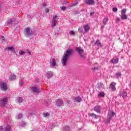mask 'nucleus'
<instances>
[{"instance_id":"nucleus-49","label":"nucleus","mask_w":131,"mask_h":131,"mask_svg":"<svg viewBox=\"0 0 131 131\" xmlns=\"http://www.w3.org/2000/svg\"><path fill=\"white\" fill-rule=\"evenodd\" d=\"M117 21H120V18H119V17H117Z\"/></svg>"},{"instance_id":"nucleus-57","label":"nucleus","mask_w":131,"mask_h":131,"mask_svg":"<svg viewBox=\"0 0 131 131\" xmlns=\"http://www.w3.org/2000/svg\"><path fill=\"white\" fill-rule=\"evenodd\" d=\"M24 124H25H25L23 123V125H24Z\"/></svg>"},{"instance_id":"nucleus-13","label":"nucleus","mask_w":131,"mask_h":131,"mask_svg":"<svg viewBox=\"0 0 131 131\" xmlns=\"http://www.w3.org/2000/svg\"><path fill=\"white\" fill-rule=\"evenodd\" d=\"M1 90H3V91H7V90H8V87L6 83H2L1 85Z\"/></svg>"},{"instance_id":"nucleus-16","label":"nucleus","mask_w":131,"mask_h":131,"mask_svg":"<svg viewBox=\"0 0 131 131\" xmlns=\"http://www.w3.org/2000/svg\"><path fill=\"white\" fill-rule=\"evenodd\" d=\"M95 46H97V47H100V48H102L103 47V45H102V43L100 42V40L99 39H97L96 41V42L94 43Z\"/></svg>"},{"instance_id":"nucleus-51","label":"nucleus","mask_w":131,"mask_h":131,"mask_svg":"<svg viewBox=\"0 0 131 131\" xmlns=\"http://www.w3.org/2000/svg\"><path fill=\"white\" fill-rule=\"evenodd\" d=\"M46 6H47V4L43 3V7H46Z\"/></svg>"},{"instance_id":"nucleus-12","label":"nucleus","mask_w":131,"mask_h":131,"mask_svg":"<svg viewBox=\"0 0 131 131\" xmlns=\"http://www.w3.org/2000/svg\"><path fill=\"white\" fill-rule=\"evenodd\" d=\"M63 105V100L58 99L56 100V106L57 107H61Z\"/></svg>"},{"instance_id":"nucleus-34","label":"nucleus","mask_w":131,"mask_h":131,"mask_svg":"<svg viewBox=\"0 0 131 131\" xmlns=\"http://www.w3.org/2000/svg\"><path fill=\"white\" fill-rule=\"evenodd\" d=\"M125 13H126V9H123L122 10L121 14H125Z\"/></svg>"},{"instance_id":"nucleus-4","label":"nucleus","mask_w":131,"mask_h":131,"mask_svg":"<svg viewBox=\"0 0 131 131\" xmlns=\"http://www.w3.org/2000/svg\"><path fill=\"white\" fill-rule=\"evenodd\" d=\"M25 35L26 36H31L32 35V31L30 30V28L27 27L25 29Z\"/></svg>"},{"instance_id":"nucleus-36","label":"nucleus","mask_w":131,"mask_h":131,"mask_svg":"<svg viewBox=\"0 0 131 131\" xmlns=\"http://www.w3.org/2000/svg\"><path fill=\"white\" fill-rule=\"evenodd\" d=\"M55 125L52 124L49 125V128H54L55 127Z\"/></svg>"},{"instance_id":"nucleus-25","label":"nucleus","mask_w":131,"mask_h":131,"mask_svg":"<svg viewBox=\"0 0 131 131\" xmlns=\"http://www.w3.org/2000/svg\"><path fill=\"white\" fill-rule=\"evenodd\" d=\"M23 117V115L22 114H18L15 116V118L16 119H21Z\"/></svg>"},{"instance_id":"nucleus-7","label":"nucleus","mask_w":131,"mask_h":131,"mask_svg":"<svg viewBox=\"0 0 131 131\" xmlns=\"http://www.w3.org/2000/svg\"><path fill=\"white\" fill-rule=\"evenodd\" d=\"M84 2L86 5H89V6H94L95 5V1L94 0H84Z\"/></svg>"},{"instance_id":"nucleus-14","label":"nucleus","mask_w":131,"mask_h":131,"mask_svg":"<svg viewBox=\"0 0 131 131\" xmlns=\"http://www.w3.org/2000/svg\"><path fill=\"white\" fill-rule=\"evenodd\" d=\"M89 116H91L92 118H95V119H98L99 117H100L99 116H98L97 115H96L95 114L92 113V114H89Z\"/></svg>"},{"instance_id":"nucleus-35","label":"nucleus","mask_w":131,"mask_h":131,"mask_svg":"<svg viewBox=\"0 0 131 131\" xmlns=\"http://www.w3.org/2000/svg\"><path fill=\"white\" fill-rule=\"evenodd\" d=\"M43 116L44 117H47V116H50V114L43 113Z\"/></svg>"},{"instance_id":"nucleus-47","label":"nucleus","mask_w":131,"mask_h":131,"mask_svg":"<svg viewBox=\"0 0 131 131\" xmlns=\"http://www.w3.org/2000/svg\"><path fill=\"white\" fill-rule=\"evenodd\" d=\"M77 4H78V1H76L74 4V6H76V5H77Z\"/></svg>"},{"instance_id":"nucleus-44","label":"nucleus","mask_w":131,"mask_h":131,"mask_svg":"<svg viewBox=\"0 0 131 131\" xmlns=\"http://www.w3.org/2000/svg\"><path fill=\"white\" fill-rule=\"evenodd\" d=\"M4 130V127L3 126H0V131Z\"/></svg>"},{"instance_id":"nucleus-43","label":"nucleus","mask_w":131,"mask_h":131,"mask_svg":"<svg viewBox=\"0 0 131 131\" xmlns=\"http://www.w3.org/2000/svg\"><path fill=\"white\" fill-rule=\"evenodd\" d=\"M20 85L22 86V85H24V82L21 81L20 83Z\"/></svg>"},{"instance_id":"nucleus-28","label":"nucleus","mask_w":131,"mask_h":131,"mask_svg":"<svg viewBox=\"0 0 131 131\" xmlns=\"http://www.w3.org/2000/svg\"><path fill=\"white\" fill-rule=\"evenodd\" d=\"M101 88H104V84L102 83H98V88L99 90H101Z\"/></svg>"},{"instance_id":"nucleus-24","label":"nucleus","mask_w":131,"mask_h":131,"mask_svg":"<svg viewBox=\"0 0 131 131\" xmlns=\"http://www.w3.org/2000/svg\"><path fill=\"white\" fill-rule=\"evenodd\" d=\"M105 93L102 92H100L98 94V97H99L100 98H104L105 97Z\"/></svg>"},{"instance_id":"nucleus-40","label":"nucleus","mask_w":131,"mask_h":131,"mask_svg":"<svg viewBox=\"0 0 131 131\" xmlns=\"http://www.w3.org/2000/svg\"><path fill=\"white\" fill-rule=\"evenodd\" d=\"M78 31L80 33H82V28H78Z\"/></svg>"},{"instance_id":"nucleus-10","label":"nucleus","mask_w":131,"mask_h":131,"mask_svg":"<svg viewBox=\"0 0 131 131\" xmlns=\"http://www.w3.org/2000/svg\"><path fill=\"white\" fill-rule=\"evenodd\" d=\"M46 77L48 79H50V78H52L53 76H54V74H53V72L52 71H48L46 74Z\"/></svg>"},{"instance_id":"nucleus-38","label":"nucleus","mask_w":131,"mask_h":131,"mask_svg":"<svg viewBox=\"0 0 131 131\" xmlns=\"http://www.w3.org/2000/svg\"><path fill=\"white\" fill-rule=\"evenodd\" d=\"M70 35H74L75 34V32L73 31H70Z\"/></svg>"},{"instance_id":"nucleus-26","label":"nucleus","mask_w":131,"mask_h":131,"mask_svg":"<svg viewBox=\"0 0 131 131\" xmlns=\"http://www.w3.org/2000/svg\"><path fill=\"white\" fill-rule=\"evenodd\" d=\"M17 78L16 75L11 74L9 77V79H11L12 80H15Z\"/></svg>"},{"instance_id":"nucleus-50","label":"nucleus","mask_w":131,"mask_h":131,"mask_svg":"<svg viewBox=\"0 0 131 131\" xmlns=\"http://www.w3.org/2000/svg\"><path fill=\"white\" fill-rule=\"evenodd\" d=\"M28 55H31V52L29 51H28Z\"/></svg>"},{"instance_id":"nucleus-19","label":"nucleus","mask_w":131,"mask_h":131,"mask_svg":"<svg viewBox=\"0 0 131 131\" xmlns=\"http://www.w3.org/2000/svg\"><path fill=\"white\" fill-rule=\"evenodd\" d=\"M50 64L53 67H55L56 66V59L55 58H52V60L50 61Z\"/></svg>"},{"instance_id":"nucleus-41","label":"nucleus","mask_w":131,"mask_h":131,"mask_svg":"<svg viewBox=\"0 0 131 131\" xmlns=\"http://www.w3.org/2000/svg\"><path fill=\"white\" fill-rule=\"evenodd\" d=\"M75 15H76V14H80V12L77 11V10H76L74 12Z\"/></svg>"},{"instance_id":"nucleus-32","label":"nucleus","mask_w":131,"mask_h":131,"mask_svg":"<svg viewBox=\"0 0 131 131\" xmlns=\"http://www.w3.org/2000/svg\"><path fill=\"white\" fill-rule=\"evenodd\" d=\"M35 115V113L32 112L29 113V117H33V116Z\"/></svg>"},{"instance_id":"nucleus-21","label":"nucleus","mask_w":131,"mask_h":131,"mask_svg":"<svg viewBox=\"0 0 131 131\" xmlns=\"http://www.w3.org/2000/svg\"><path fill=\"white\" fill-rule=\"evenodd\" d=\"M6 50H8V51H10L11 52V53H13L14 54V53H15V49H14V47H8L7 48H6Z\"/></svg>"},{"instance_id":"nucleus-53","label":"nucleus","mask_w":131,"mask_h":131,"mask_svg":"<svg viewBox=\"0 0 131 131\" xmlns=\"http://www.w3.org/2000/svg\"><path fill=\"white\" fill-rule=\"evenodd\" d=\"M101 28H104V26H102Z\"/></svg>"},{"instance_id":"nucleus-39","label":"nucleus","mask_w":131,"mask_h":131,"mask_svg":"<svg viewBox=\"0 0 131 131\" xmlns=\"http://www.w3.org/2000/svg\"><path fill=\"white\" fill-rule=\"evenodd\" d=\"M113 12H117V7H114V8H113Z\"/></svg>"},{"instance_id":"nucleus-9","label":"nucleus","mask_w":131,"mask_h":131,"mask_svg":"<svg viewBox=\"0 0 131 131\" xmlns=\"http://www.w3.org/2000/svg\"><path fill=\"white\" fill-rule=\"evenodd\" d=\"M114 115H115V113L113 112H112V116L111 115H110L109 114H108L107 119L106 120L107 123H109V122H110V120L112 119V117H113Z\"/></svg>"},{"instance_id":"nucleus-45","label":"nucleus","mask_w":131,"mask_h":131,"mask_svg":"<svg viewBox=\"0 0 131 131\" xmlns=\"http://www.w3.org/2000/svg\"><path fill=\"white\" fill-rule=\"evenodd\" d=\"M94 14H95V12L94 11H92L90 13V16H93V15H94Z\"/></svg>"},{"instance_id":"nucleus-18","label":"nucleus","mask_w":131,"mask_h":131,"mask_svg":"<svg viewBox=\"0 0 131 131\" xmlns=\"http://www.w3.org/2000/svg\"><path fill=\"white\" fill-rule=\"evenodd\" d=\"M4 131H11V126L9 124H6L4 127Z\"/></svg>"},{"instance_id":"nucleus-20","label":"nucleus","mask_w":131,"mask_h":131,"mask_svg":"<svg viewBox=\"0 0 131 131\" xmlns=\"http://www.w3.org/2000/svg\"><path fill=\"white\" fill-rule=\"evenodd\" d=\"M15 101L17 103H22L23 102V98L22 97H17Z\"/></svg>"},{"instance_id":"nucleus-22","label":"nucleus","mask_w":131,"mask_h":131,"mask_svg":"<svg viewBox=\"0 0 131 131\" xmlns=\"http://www.w3.org/2000/svg\"><path fill=\"white\" fill-rule=\"evenodd\" d=\"M75 102H76L77 103H79V102H81L82 99L81 98L78 97H75L74 98Z\"/></svg>"},{"instance_id":"nucleus-8","label":"nucleus","mask_w":131,"mask_h":131,"mask_svg":"<svg viewBox=\"0 0 131 131\" xmlns=\"http://www.w3.org/2000/svg\"><path fill=\"white\" fill-rule=\"evenodd\" d=\"M94 110L95 112H97V113H101L102 107L100 105H96L94 107Z\"/></svg>"},{"instance_id":"nucleus-37","label":"nucleus","mask_w":131,"mask_h":131,"mask_svg":"<svg viewBox=\"0 0 131 131\" xmlns=\"http://www.w3.org/2000/svg\"><path fill=\"white\" fill-rule=\"evenodd\" d=\"M64 128L66 130H69V129H70V127H69V126H66Z\"/></svg>"},{"instance_id":"nucleus-29","label":"nucleus","mask_w":131,"mask_h":131,"mask_svg":"<svg viewBox=\"0 0 131 131\" xmlns=\"http://www.w3.org/2000/svg\"><path fill=\"white\" fill-rule=\"evenodd\" d=\"M108 22V18L105 17L103 19V23L104 25H106Z\"/></svg>"},{"instance_id":"nucleus-52","label":"nucleus","mask_w":131,"mask_h":131,"mask_svg":"<svg viewBox=\"0 0 131 131\" xmlns=\"http://www.w3.org/2000/svg\"><path fill=\"white\" fill-rule=\"evenodd\" d=\"M94 70H98V68H94Z\"/></svg>"},{"instance_id":"nucleus-3","label":"nucleus","mask_w":131,"mask_h":131,"mask_svg":"<svg viewBox=\"0 0 131 131\" xmlns=\"http://www.w3.org/2000/svg\"><path fill=\"white\" fill-rule=\"evenodd\" d=\"M57 23H58V16L57 14H54L52 18V27H55Z\"/></svg>"},{"instance_id":"nucleus-33","label":"nucleus","mask_w":131,"mask_h":131,"mask_svg":"<svg viewBox=\"0 0 131 131\" xmlns=\"http://www.w3.org/2000/svg\"><path fill=\"white\" fill-rule=\"evenodd\" d=\"M19 55H25V51H23L22 50L19 51Z\"/></svg>"},{"instance_id":"nucleus-15","label":"nucleus","mask_w":131,"mask_h":131,"mask_svg":"<svg viewBox=\"0 0 131 131\" xmlns=\"http://www.w3.org/2000/svg\"><path fill=\"white\" fill-rule=\"evenodd\" d=\"M15 21H16V20L14 18H11L7 21V24H14V23H15Z\"/></svg>"},{"instance_id":"nucleus-1","label":"nucleus","mask_w":131,"mask_h":131,"mask_svg":"<svg viewBox=\"0 0 131 131\" xmlns=\"http://www.w3.org/2000/svg\"><path fill=\"white\" fill-rule=\"evenodd\" d=\"M74 53V51L72 49H68L66 51V53L64 54L62 58L61 59V63L63 66L67 65V61L70 56H72Z\"/></svg>"},{"instance_id":"nucleus-54","label":"nucleus","mask_w":131,"mask_h":131,"mask_svg":"<svg viewBox=\"0 0 131 131\" xmlns=\"http://www.w3.org/2000/svg\"><path fill=\"white\" fill-rule=\"evenodd\" d=\"M65 4H67V1H66Z\"/></svg>"},{"instance_id":"nucleus-30","label":"nucleus","mask_w":131,"mask_h":131,"mask_svg":"<svg viewBox=\"0 0 131 131\" xmlns=\"http://www.w3.org/2000/svg\"><path fill=\"white\" fill-rule=\"evenodd\" d=\"M121 96L123 97V98H125V97H126V96H127V93L124 92L123 93H122L121 94Z\"/></svg>"},{"instance_id":"nucleus-5","label":"nucleus","mask_w":131,"mask_h":131,"mask_svg":"<svg viewBox=\"0 0 131 131\" xmlns=\"http://www.w3.org/2000/svg\"><path fill=\"white\" fill-rule=\"evenodd\" d=\"M32 91L34 93V95H39L40 93V89L36 86L32 87Z\"/></svg>"},{"instance_id":"nucleus-23","label":"nucleus","mask_w":131,"mask_h":131,"mask_svg":"<svg viewBox=\"0 0 131 131\" xmlns=\"http://www.w3.org/2000/svg\"><path fill=\"white\" fill-rule=\"evenodd\" d=\"M85 32H89V31L90 30V26L89 25H86L83 26Z\"/></svg>"},{"instance_id":"nucleus-48","label":"nucleus","mask_w":131,"mask_h":131,"mask_svg":"<svg viewBox=\"0 0 131 131\" xmlns=\"http://www.w3.org/2000/svg\"><path fill=\"white\" fill-rule=\"evenodd\" d=\"M1 38L3 39V40H5V37H4V36H2Z\"/></svg>"},{"instance_id":"nucleus-6","label":"nucleus","mask_w":131,"mask_h":131,"mask_svg":"<svg viewBox=\"0 0 131 131\" xmlns=\"http://www.w3.org/2000/svg\"><path fill=\"white\" fill-rule=\"evenodd\" d=\"M0 105L1 107H5L6 105H7V103H8V98H3L1 99Z\"/></svg>"},{"instance_id":"nucleus-2","label":"nucleus","mask_w":131,"mask_h":131,"mask_svg":"<svg viewBox=\"0 0 131 131\" xmlns=\"http://www.w3.org/2000/svg\"><path fill=\"white\" fill-rule=\"evenodd\" d=\"M76 52L78 53L80 58H82V59H83L84 60V59H85V56L82 55V53H83V52H84V51L83 50V49H82L81 47H77L76 48Z\"/></svg>"},{"instance_id":"nucleus-42","label":"nucleus","mask_w":131,"mask_h":131,"mask_svg":"<svg viewBox=\"0 0 131 131\" xmlns=\"http://www.w3.org/2000/svg\"><path fill=\"white\" fill-rule=\"evenodd\" d=\"M61 10H62L63 11H65V10H66V7L62 6L60 7Z\"/></svg>"},{"instance_id":"nucleus-56","label":"nucleus","mask_w":131,"mask_h":131,"mask_svg":"<svg viewBox=\"0 0 131 131\" xmlns=\"http://www.w3.org/2000/svg\"><path fill=\"white\" fill-rule=\"evenodd\" d=\"M24 124H25H25L23 123V125H24Z\"/></svg>"},{"instance_id":"nucleus-46","label":"nucleus","mask_w":131,"mask_h":131,"mask_svg":"<svg viewBox=\"0 0 131 131\" xmlns=\"http://www.w3.org/2000/svg\"><path fill=\"white\" fill-rule=\"evenodd\" d=\"M49 11L50 10L48 9V8H46L45 9V11H46V13H49Z\"/></svg>"},{"instance_id":"nucleus-17","label":"nucleus","mask_w":131,"mask_h":131,"mask_svg":"<svg viewBox=\"0 0 131 131\" xmlns=\"http://www.w3.org/2000/svg\"><path fill=\"white\" fill-rule=\"evenodd\" d=\"M118 61H119V59H118V58H117L116 59L113 58L111 60V62L113 63V64H117V63H118Z\"/></svg>"},{"instance_id":"nucleus-55","label":"nucleus","mask_w":131,"mask_h":131,"mask_svg":"<svg viewBox=\"0 0 131 131\" xmlns=\"http://www.w3.org/2000/svg\"><path fill=\"white\" fill-rule=\"evenodd\" d=\"M82 11H84V9H82Z\"/></svg>"},{"instance_id":"nucleus-11","label":"nucleus","mask_w":131,"mask_h":131,"mask_svg":"<svg viewBox=\"0 0 131 131\" xmlns=\"http://www.w3.org/2000/svg\"><path fill=\"white\" fill-rule=\"evenodd\" d=\"M115 85H116V83L115 82H113L110 84V88H111L112 91L113 92H115V91H116V88H115Z\"/></svg>"},{"instance_id":"nucleus-27","label":"nucleus","mask_w":131,"mask_h":131,"mask_svg":"<svg viewBox=\"0 0 131 131\" xmlns=\"http://www.w3.org/2000/svg\"><path fill=\"white\" fill-rule=\"evenodd\" d=\"M121 19L122 20H126L127 19V16L125 14H121Z\"/></svg>"},{"instance_id":"nucleus-31","label":"nucleus","mask_w":131,"mask_h":131,"mask_svg":"<svg viewBox=\"0 0 131 131\" xmlns=\"http://www.w3.org/2000/svg\"><path fill=\"white\" fill-rule=\"evenodd\" d=\"M116 76H117V78L119 77H120L121 76V72H118L115 74Z\"/></svg>"}]
</instances>
